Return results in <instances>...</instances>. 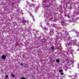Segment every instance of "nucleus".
<instances>
[{
  "label": "nucleus",
  "mask_w": 79,
  "mask_h": 79,
  "mask_svg": "<svg viewBox=\"0 0 79 79\" xmlns=\"http://www.w3.org/2000/svg\"><path fill=\"white\" fill-rule=\"evenodd\" d=\"M2 58L3 60H5L6 58V56L5 55H3L2 56Z\"/></svg>",
  "instance_id": "f257e3e1"
},
{
  "label": "nucleus",
  "mask_w": 79,
  "mask_h": 79,
  "mask_svg": "<svg viewBox=\"0 0 79 79\" xmlns=\"http://www.w3.org/2000/svg\"><path fill=\"white\" fill-rule=\"evenodd\" d=\"M56 61L57 63H58V62H60V60H59L57 59L56 60Z\"/></svg>",
  "instance_id": "f03ea898"
},
{
  "label": "nucleus",
  "mask_w": 79,
  "mask_h": 79,
  "mask_svg": "<svg viewBox=\"0 0 79 79\" xmlns=\"http://www.w3.org/2000/svg\"><path fill=\"white\" fill-rule=\"evenodd\" d=\"M59 72L60 73H61V72H63V70L60 69V70H59Z\"/></svg>",
  "instance_id": "7ed1b4c3"
},
{
  "label": "nucleus",
  "mask_w": 79,
  "mask_h": 79,
  "mask_svg": "<svg viewBox=\"0 0 79 79\" xmlns=\"http://www.w3.org/2000/svg\"><path fill=\"white\" fill-rule=\"evenodd\" d=\"M5 77H6V78H8V76L7 75H6L5 76Z\"/></svg>",
  "instance_id": "20e7f679"
},
{
  "label": "nucleus",
  "mask_w": 79,
  "mask_h": 79,
  "mask_svg": "<svg viewBox=\"0 0 79 79\" xmlns=\"http://www.w3.org/2000/svg\"><path fill=\"white\" fill-rule=\"evenodd\" d=\"M52 50H53V49H54V47H52Z\"/></svg>",
  "instance_id": "39448f33"
},
{
  "label": "nucleus",
  "mask_w": 79,
  "mask_h": 79,
  "mask_svg": "<svg viewBox=\"0 0 79 79\" xmlns=\"http://www.w3.org/2000/svg\"><path fill=\"white\" fill-rule=\"evenodd\" d=\"M11 76H12V77H14V76H15V75L14 74H12V75H11Z\"/></svg>",
  "instance_id": "423d86ee"
},
{
  "label": "nucleus",
  "mask_w": 79,
  "mask_h": 79,
  "mask_svg": "<svg viewBox=\"0 0 79 79\" xmlns=\"http://www.w3.org/2000/svg\"><path fill=\"white\" fill-rule=\"evenodd\" d=\"M61 75H63V73H60Z\"/></svg>",
  "instance_id": "0eeeda50"
},
{
  "label": "nucleus",
  "mask_w": 79,
  "mask_h": 79,
  "mask_svg": "<svg viewBox=\"0 0 79 79\" xmlns=\"http://www.w3.org/2000/svg\"><path fill=\"white\" fill-rule=\"evenodd\" d=\"M21 66H23V64H21Z\"/></svg>",
  "instance_id": "6e6552de"
},
{
  "label": "nucleus",
  "mask_w": 79,
  "mask_h": 79,
  "mask_svg": "<svg viewBox=\"0 0 79 79\" xmlns=\"http://www.w3.org/2000/svg\"><path fill=\"white\" fill-rule=\"evenodd\" d=\"M44 29H45V30L47 29V28H45V27H44Z\"/></svg>",
  "instance_id": "1a4fd4ad"
},
{
  "label": "nucleus",
  "mask_w": 79,
  "mask_h": 79,
  "mask_svg": "<svg viewBox=\"0 0 79 79\" xmlns=\"http://www.w3.org/2000/svg\"><path fill=\"white\" fill-rule=\"evenodd\" d=\"M36 10H38V8H36Z\"/></svg>",
  "instance_id": "9d476101"
},
{
  "label": "nucleus",
  "mask_w": 79,
  "mask_h": 79,
  "mask_svg": "<svg viewBox=\"0 0 79 79\" xmlns=\"http://www.w3.org/2000/svg\"><path fill=\"white\" fill-rule=\"evenodd\" d=\"M33 6H34V4H33Z\"/></svg>",
  "instance_id": "9b49d317"
},
{
  "label": "nucleus",
  "mask_w": 79,
  "mask_h": 79,
  "mask_svg": "<svg viewBox=\"0 0 79 79\" xmlns=\"http://www.w3.org/2000/svg\"><path fill=\"white\" fill-rule=\"evenodd\" d=\"M78 35H79V34H78Z\"/></svg>",
  "instance_id": "f8f14e48"
}]
</instances>
